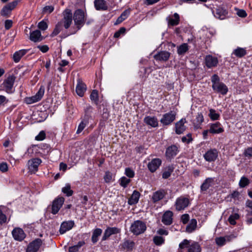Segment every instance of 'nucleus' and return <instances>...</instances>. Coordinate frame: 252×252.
<instances>
[{
    "label": "nucleus",
    "instance_id": "1",
    "mask_svg": "<svg viewBox=\"0 0 252 252\" xmlns=\"http://www.w3.org/2000/svg\"><path fill=\"white\" fill-rule=\"evenodd\" d=\"M201 248L197 242L184 239L179 245L178 252H201Z\"/></svg>",
    "mask_w": 252,
    "mask_h": 252
},
{
    "label": "nucleus",
    "instance_id": "2",
    "mask_svg": "<svg viewBox=\"0 0 252 252\" xmlns=\"http://www.w3.org/2000/svg\"><path fill=\"white\" fill-rule=\"evenodd\" d=\"M146 228L145 222L141 220H137L131 224L130 231L133 234L138 235L143 233L146 230Z\"/></svg>",
    "mask_w": 252,
    "mask_h": 252
},
{
    "label": "nucleus",
    "instance_id": "3",
    "mask_svg": "<svg viewBox=\"0 0 252 252\" xmlns=\"http://www.w3.org/2000/svg\"><path fill=\"white\" fill-rule=\"evenodd\" d=\"M73 20L75 25L78 30H79L85 21L84 12L80 9L76 10L74 13Z\"/></svg>",
    "mask_w": 252,
    "mask_h": 252
},
{
    "label": "nucleus",
    "instance_id": "4",
    "mask_svg": "<svg viewBox=\"0 0 252 252\" xmlns=\"http://www.w3.org/2000/svg\"><path fill=\"white\" fill-rule=\"evenodd\" d=\"M176 115L175 111H170L163 115L160 122L163 126L169 125L175 120Z\"/></svg>",
    "mask_w": 252,
    "mask_h": 252
},
{
    "label": "nucleus",
    "instance_id": "5",
    "mask_svg": "<svg viewBox=\"0 0 252 252\" xmlns=\"http://www.w3.org/2000/svg\"><path fill=\"white\" fill-rule=\"evenodd\" d=\"M15 80V77L13 75H9L6 78L2 84V88L7 93L13 92V87Z\"/></svg>",
    "mask_w": 252,
    "mask_h": 252
},
{
    "label": "nucleus",
    "instance_id": "6",
    "mask_svg": "<svg viewBox=\"0 0 252 252\" xmlns=\"http://www.w3.org/2000/svg\"><path fill=\"white\" fill-rule=\"evenodd\" d=\"M189 203V199L184 196H180L177 198L175 206L176 210L180 211L187 208Z\"/></svg>",
    "mask_w": 252,
    "mask_h": 252
},
{
    "label": "nucleus",
    "instance_id": "7",
    "mask_svg": "<svg viewBox=\"0 0 252 252\" xmlns=\"http://www.w3.org/2000/svg\"><path fill=\"white\" fill-rule=\"evenodd\" d=\"M19 2V0H16L8 3L1 9V15L5 17L9 16L12 10H13L16 7Z\"/></svg>",
    "mask_w": 252,
    "mask_h": 252
},
{
    "label": "nucleus",
    "instance_id": "8",
    "mask_svg": "<svg viewBox=\"0 0 252 252\" xmlns=\"http://www.w3.org/2000/svg\"><path fill=\"white\" fill-rule=\"evenodd\" d=\"M63 18L62 20V25L65 29H67L70 26L72 22V13L71 10L69 9H65L63 12Z\"/></svg>",
    "mask_w": 252,
    "mask_h": 252
},
{
    "label": "nucleus",
    "instance_id": "9",
    "mask_svg": "<svg viewBox=\"0 0 252 252\" xmlns=\"http://www.w3.org/2000/svg\"><path fill=\"white\" fill-rule=\"evenodd\" d=\"M64 202L63 197H58L55 198L52 202L51 213L54 215L57 214L62 207Z\"/></svg>",
    "mask_w": 252,
    "mask_h": 252
},
{
    "label": "nucleus",
    "instance_id": "10",
    "mask_svg": "<svg viewBox=\"0 0 252 252\" xmlns=\"http://www.w3.org/2000/svg\"><path fill=\"white\" fill-rule=\"evenodd\" d=\"M12 235L14 239L17 241H23L26 236L24 230L20 227H15L12 231Z\"/></svg>",
    "mask_w": 252,
    "mask_h": 252
},
{
    "label": "nucleus",
    "instance_id": "11",
    "mask_svg": "<svg viewBox=\"0 0 252 252\" xmlns=\"http://www.w3.org/2000/svg\"><path fill=\"white\" fill-rule=\"evenodd\" d=\"M121 232V229L117 227H107L105 230L101 241L107 240L109 237L113 234H117Z\"/></svg>",
    "mask_w": 252,
    "mask_h": 252
},
{
    "label": "nucleus",
    "instance_id": "12",
    "mask_svg": "<svg viewBox=\"0 0 252 252\" xmlns=\"http://www.w3.org/2000/svg\"><path fill=\"white\" fill-rule=\"evenodd\" d=\"M42 244L41 239L38 238L30 243L27 248V252H36Z\"/></svg>",
    "mask_w": 252,
    "mask_h": 252
},
{
    "label": "nucleus",
    "instance_id": "13",
    "mask_svg": "<svg viewBox=\"0 0 252 252\" xmlns=\"http://www.w3.org/2000/svg\"><path fill=\"white\" fill-rule=\"evenodd\" d=\"M41 163L40 158H31L28 162L29 170L31 172L35 173L38 170V166Z\"/></svg>",
    "mask_w": 252,
    "mask_h": 252
},
{
    "label": "nucleus",
    "instance_id": "14",
    "mask_svg": "<svg viewBox=\"0 0 252 252\" xmlns=\"http://www.w3.org/2000/svg\"><path fill=\"white\" fill-rule=\"evenodd\" d=\"M205 62L206 65L209 68L217 66L219 63L218 58L211 55L205 57Z\"/></svg>",
    "mask_w": 252,
    "mask_h": 252
},
{
    "label": "nucleus",
    "instance_id": "15",
    "mask_svg": "<svg viewBox=\"0 0 252 252\" xmlns=\"http://www.w3.org/2000/svg\"><path fill=\"white\" fill-rule=\"evenodd\" d=\"M74 225V222L73 220H68L63 222L60 226L59 230L60 233L61 234L65 233L66 231L71 229Z\"/></svg>",
    "mask_w": 252,
    "mask_h": 252
},
{
    "label": "nucleus",
    "instance_id": "16",
    "mask_svg": "<svg viewBox=\"0 0 252 252\" xmlns=\"http://www.w3.org/2000/svg\"><path fill=\"white\" fill-rule=\"evenodd\" d=\"M234 238V236L233 235L219 237L216 238L215 242L218 246L221 247L225 245L227 242L231 241Z\"/></svg>",
    "mask_w": 252,
    "mask_h": 252
},
{
    "label": "nucleus",
    "instance_id": "17",
    "mask_svg": "<svg viewBox=\"0 0 252 252\" xmlns=\"http://www.w3.org/2000/svg\"><path fill=\"white\" fill-rule=\"evenodd\" d=\"M166 194V192L163 189H159L153 194L152 201L154 203H156L162 199Z\"/></svg>",
    "mask_w": 252,
    "mask_h": 252
},
{
    "label": "nucleus",
    "instance_id": "18",
    "mask_svg": "<svg viewBox=\"0 0 252 252\" xmlns=\"http://www.w3.org/2000/svg\"><path fill=\"white\" fill-rule=\"evenodd\" d=\"M161 164V160L160 158H153L151 162L148 164L149 170L151 172H155Z\"/></svg>",
    "mask_w": 252,
    "mask_h": 252
},
{
    "label": "nucleus",
    "instance_id": "19",
    "mask_svg": "<svg viewBox=\"0 0 252 252\" xmlns=\"http://www.w3.org/2000/svg\"><path fill=\"white\" fill-rule=\"evenodd\" d=\"M173 216L172 212L170 211H166L163 215L162 218V222L163 223L166 225H169L172 224L173 222Z\"/></svg>",
    "mask_w": 252,
    "mask_h": 252
},
{
    "label": "nucleus",
    "instance_id": "20",
    "mask_svg": "<svg viewBox=\"0 0 252 252\" xmlns=\"http://www.w3.org/2000/svg\"><path fill=\"white\" fill-rule=\"evenodd\" d=\"M224 129L219 122H216L210 125L209 132L213 134H218L223 132Z\"/></svg>",
    "mask_w": 252,
    "mask_h": 252
},
{
    "label": "nucleus",
    "instance_id": "21",
    "mask_svg": "<svg viewBox=\"0 0 252 252\" xmlns=\"http://www.w3.org/2000/svg\"><path fill=\"white\" fill-rule=\"evenodd\" d=\"M213 13L215 17L220 20L225 19L228 14L227 11L224 8L220 7L216 9L213 11Z\"/></svg>",
    "mask_w": 252,
    "mask_h": 252
},
{
    "label": "nucleus",
    "instance_id": "22",
    "mask_svg": "<svg viewBox=\"0 0 252 252\" xmlns=\"http://www.w3.org/2000/svg\"><path fill=\"white\" fill-rule=\"evenodd\" d=\"M170 56V53L167 51H160L154 55V59L157 61L165 62Z\"/></svg>",
    "mask_w": 252,
    "mask_h": 252
},
{
    "label": "nucleus",
    "instance_id": "23",
    "mask_svg": "<svg viewBox=\"0 0 252 252\" xmlns=\"http://www.w3.org/2000/svg\"><path fill=\"white\" fill-rule=\"evenodd\" d=\"M212 88L214 90L221 93L222 94H225L228 92V89L226 86L222 82H220L215 85H212Z\"/></svg>",
    "mask_w": 252,
    "mask_h": 252
},
{
    "label": "nucleus",
    "instance_id": "24",
    "mask_svg": "<svg viewBox=\"0 0 252 252\" xmlns=\"http://www.w3.org/2000/svg\"><path fill=\"white\" fill-rule=\"evenodd\" d=\"M86 85L81 80H78L77 84L76 87V92L77 94L79 96L82 97L85 92L86 91Z\"/></svg>",
    "mask_w": 252,
    "mask_h": 252
},
{
    "label": "nucleus",
    "instance_id": "25",
    "mask_svg": "<svg viewBox=\"0 0 252 252\" xmlns=\"http://www.w3.org/2000/svg\"><path fill=\"white\" fill-rule=\"evenodd\" d=\"M247 51L246 48H242L237 47L236 49L233 50L231 53V56H233L238 58H241L246 55Z\"/></svg>",
    "mask_w": 252,
    "mask_h": 252
},
{
    "label": "nucleus",
    "instance_id": "26",
    "mask_svg": "<svg viewBox=\"0 0 252 252\" xmlns=\"http://www.w3.org/2000/svg\"><path fill=\"white\" fill-rule=\"evenodd\" d=\"M186 121L185 119H182L175 124V132L178 134H180L186 130V126L184 125Z\"/></svg>",
    "mask_w": 252,
    "mask_h": 252
},
{
    "label": "nucleus",
    "instance_id": "27",
    "mask_svg": "<svg viewBox=\"0 0 252 252\" xmlns=\"http://www.w3.org/2000/svg\"><path fill=\"white\" fill-rule=\"evenodd\" d=\"M91 118V116H89L88 114L85 115L84 117L82 120L81 122L79 124L77 130L76 131L77 134H79L81 133L83 130L85 128L86 126L88 125L89 123V120Z\"/></svg>",
    "mask_w": 252,
    "mask_h": 252
},
{
    "label": "nucleus",
    "instance_id": "28",
    "mask_svg": "<svg viewBox=\"0 0 252 252\" xmlns=\"http://www.w3.org/2000/svg\"><path fill=\"white\" fill-rule=\"evenodd\" d=\"M144 122L147 125L153 127L158 126V119L155 116H146L144 119Z\"/></svg>",
    "mask_w": 252,
    "mask_h": 252
},
{
    "label": "nucleus",
    "instance_id": "29",
    "mask_svg": "<svg viewBox=\"0 0 252 252\" xmlns=\"http://www.w3.org/2000/svg\"><path fill=\"white\" fill-rule=\"evenodd\" d=\"M30 39L31 41L36 42L41 41L43 39L40 31L35 30L30 33Z\"/></svg>",
    "mask_w": 252,
    "mask_h": 252
},
{
    "label": "nucleus",
    "instance_id": "30",
    "mask_svg": "<svg viewBox=\"0 0 252 252\" xmlns=\"http://www.w3.org/2000/svg\"><path fill=\"white\" fill-rule=\"evenodd\" d=\"M140 194L139 191L134 190L131 195L130 197L128 200V204L130 205L136 204L138 203Z\"/></svg>",
    "mask_w": 252,
    "mask_h": 252
},
{
    "label": "nucleus",
    "instance_id": "31",
    "mask_svg": "<svg viewBox=\"0 0 252 252\" xmlns=\"http://www.w3.org/2000/svg\"><path fill=\"white\" fill-rule=\"evenodd\" d=\"M28 50L22 49L16 52L13 56V59L15 63H18L21 58L28 53Z\"/></svg>",
    "mask_w": 252,
    "mask_h": 252
},
{
    "label": "nucleus",
    "instance_id": "32",
    "mask_svg": "<svg viewBox=\"0 0 252 252\" xmlns=\"http://www.w3.org/2000/svg\"><path fill=\"white\" fill-rule=\"evenodd\" d=\"M178 152L177 147L175 145H172L167 149L166 155L168 158L174 157L176 156Z\"/></svg>",
    "mask_w": 252,
    "mask_h": 252
},
{
    "label": "nucleus",
    "instance_id": "33",
    "mask_svg": "<svg viewBox=\"0 0 252 252\" xmlns=\"http://www.w3.org/2000/svg\"><path fill=\"white\" fill-rule=\"evenodd\" d=\"M174 18H170L169 17H167L166 18V20L167 21L168 24L169 26H176L179 24L180 22V16L177 13H175L174 14Z\"/></svg>",
    "mask_w": 252,
    "mask_h": 252
},
{
    "label": "nucleus",
    "instance_id": "34",
    "mask_svg": "<svg viewBox=\"0 0 252 252\" xmlns=\"http://www.w3.org/2000/svg\"><path fill=\"white\" fill-rule=\"evenodd\" d=\"M174 169V167L173 165H171L166 167L162 172V177L164 179H166L168 178L170 176L171 173L173 172Z\"/></svg>",
    "mask_w": 252,
    "mask_h": 252
},
{
    "label": "nucleus",
    "instance_id": "35",
    "mask_svg": "<svg viewBox=\"0 0 252 252\" xmlns=\"http://www.w3.org/2000/svg\"><path fill=\"white\" fill-rule=\"evenodd\" d=\"M122 249L127 251H132L135 246V243L133 241L130 240H126L121 245Z\"/></svg>",
    "mask_w": 252,
    "mask_h": 252
},
{
    "label": "nucleus",
    "instance_id": "36",
    "mask_svg": "<svg viewBox=\"0 0 252 252\" xmlns=\"http://www.w3.org/2000/svg\"><path fill=\"white\" fill-rule=\"evenodd\" d=\"M214 181L212 178H207L205 180L200 187V189L202 191H206L211 186Z\"/></svg>",
    "mask_w": 252,
    "mask_h": 252
},
{
    "label": "nucleus",
    "instance_id": "37",
    "mask_svg": "<svg viewBox=\"0 0 252 252\" xmlns=\"http://www.w3.org/2000/svg\"><path fill=\"white\" fill-rule=\"evenodd\" d=\"M102 230L101 229L97 228L93 230V234L92 236V242L93 244H95L98 240V237L102 234Z\"/></svg>",
    "mask_w": 252,
    "mask_h": 252
},
{
    "label": "nucleus",
    "instance_id": "38",
    "mask_svg": "<svg viewBox=\"0 0 252 252\" xmlns=\"http://www.w3.org/2000/svg\"><path fill=\"white\" fill-rule=\"evenodd\" d=\"M94 4L96 9L97 10H105L107 8L104 0H95Z\"/></svg>",
    "mask_w": 252,
    "mask_h": 252
},
{
    "label": "nucleus",
    "instance_id": "39",
    "mask_svg": "<svg viewBox=\"0 0 252 252\" xmlns=\"http://www.w3.org/2000/svg\"><path fill=\"white\" fill-rule=\"evenodd\" d=\"M44 93V89L40 88L38 90V92L34 96L30 97L32 100H33V102H36L40 100L42 97Z\"/></svg>",
    "mask_w": 252,
    "mask_h": 252
},
{
    "label": "nucleus",
    "instance_id": "40",
    "mask_svg": "<svg viewBox=\"0 0 252 252\" xmlns=\"http://www.w3.org/2000/svg\"><path fill=\"white\" fill-rule=\"evenodd\" d=\"M129 14H130L129 10L127 9V10H125L121 14L120 16H119L118 17V18L117 19V20L116 21L115 24L117 25V24H120L121 22H122L124 20H125L128 17Z\"/></svg>",
    "mask_w": 252,
    "mask_h": 252
},
{
    "label": "nucleus",
    "instance_id": "41",
    "mask_svg": "<svg viewBox=\"0 0 252 252\" xmlns=\"http://www.w3.org/2000/svg\"><path fill=\"white\" fill-rule=\"evenodd\" d=\"M187 43H183L177 47V53L179 55H184L189 50Z\"/></svg>",
    "mask_w": 252,
    "mask_h": 252
},
{
    "label": "nucleus",
    "instance_id": "42",
    "mask_svg": "<svg viewBox=\"0 0 252 252\" xmlns=\"http://www.w3.org/2000/svg\"><path fill=\"white\" fill-rule=\"evenodd\" d=\"M197 221L195 219L191 220L189 224L186 227V231L189 233L193 232L196 227Z\"/></svg>",
    "mask_w": 252,
    "mask_h": 252
},
{
    "label": "nucleus",
    "instance_id": "43",
    "mask_svg": "<svg viewBox=\"0 0 252 252\" xmlns=\"http://www.w3.org/2000/svg\"><path fill=\"white\" fill-rule=\"evenodd\" d=\"M62 191L67 196H70L73 193V191L71 189V186L69 184H66L65 186L62 189Z\"/></svg>",
    "mask_w": 252,
    "mask_h": 252
},
{
    "label": "nucleus",
    "instance_id": "44",
    "mask_svg": "<svg viewBox=\"0 0 252 252\" xmlns=\"http://www.w3.org/2000/svg\"><path fill=\"white\" fill-rule=\"evenodd\" d=\"M119 182L121 187H123L124 188H126L131 182V180L130 179L127 178L125 176H123L120 179Z\"/></svg>",
    "mask_w": 252,
    "mask_h": 252
},
{
    "label": "nucleus",
    "instance_id": "45",
    "mask_svg": "<svg viewBox=\"0 0 252 252\" xmlns=\"http://www.w3.org/2000/svg\"><path fill=\"white\" fill-rule=\"evenodd\" d=\"M63 29L62 22H59L56 25L55 28L51 34L52 36L58 35Z\"/></svg>",
    "mask_w": 252,
    "mask_h": 252
},
{
    "label": "nucleus",
    "instance_id": "46",
    "mask_svg": "<svg viewBox=\"0 0 252 252\" xmlns=\"http://www.w3.org/2000/svg\"><path fill=\"white\" fill-rule=\"evenodd\" d=\"M239 217L240 216L238 214H233L229 217L228 219V221L230 224L235 225L236 223V220H238L239 219Z\"/></svg>",
    "mask_w": 252,
    "mask_h": 252
},
{
    "label": "nucleus",
    "instance_id": "47",
    "mask_svg": "<svg viewBox=\"0 0 252 252\" xmlns=\"http://www.w3.org/2000/svg\"><path fill=\"white\" fill-rule=\"evenodd\" d=\"M218 151L216 149H211L208 151L204 156V158H217Z\"/></svg>",
    "mask_w": 252,
    "mask_h": 252
},
{
    "label": "nucleus",
    "instance_id": "48",
    "mask_svg": "<svg viewBox=\"0 0 252 252\" xmlns=\"http://www.w3.org/2000/svg\"><path fill=\"white\" fill-rule=\"evenodd\" d=\"M209 116L211 119L212 120H218L220 118V114L217 113L215 110L213 109H210L209 110Z\"/></svg>",
    "mask_w": 252,
    "mask_h": 252
},
{
    "label": "nucleus",
    "instance_id": "49",
    "mask_svg": "<svg viewBox=\"0 0 252 252\" xmlns=\"http://www.w3.org/2000/svg\"><path fill=\"white\" fill-rule=\"evenodd\" d=\"M154 243L157 246H160L164 242V239L160 236H155L153 238Z\"/></svg>",
    "mask_w": 252,
    "mask_h": 252
},
{
    "label": "nucleus",
    "instance_id": "50",
    "mask_svg": "<svg viewBox=\"0 0 252 252\" xmlns=\"http://www.w3.org/2000/svg\"><path fill=\"white\" fill-rule=\"evenodd\" d=\"M249 180L247 178L243 176L241 178L239 181V185L240 188H245V187L248 186L249 184Z\"/></svg>",
    "mask_w": 252,
    "mask_h": 252
},
{
    "label": "nucleus",
    "instance_id": "51",
    "mask_svg": "<svg viewBox=\"0 0 252 252\" xmlns=\"http://www.w3.org/2000/svg\"><path fill=\"white\" fill-rule=\"evenodd\" d=\"M125 174L129 178H132L134 177L135 172L132 169L127 167L125 169Z\"/></svg>",
    "mask_w": 252,
    "mask_h": 252
},
{
    "label": "nucleus",
    "instance_id": "52",
    "mask_svg": "<svg viewBox=\"0 0 252 252\" xmlns=\"http://www.w3.org/2000/svg\"><path fill=\"white\" fill-rule=\"evenodd\" d=\"M204 118L201 113H198L196 117V126H195L197 128L199 127L200 125L203 122Z\"/></svg>",
    "mask_w": 252,
    "mask_h": 252
},
{
    "label": "nucleus",
    "instance_id": "53",
    "mask_svg": "<svg viewBox=\"0 0 252 252\" xmlns=\"http://www.w3.org/2000/svg\"><path fill=\"white\" fill-rule=\"evenodd\" d=\"M54 7L52 5L45 6L42 10V12L44 14H50L53 11Z\"/></svg>",
    "mask_w": 252,
    "mask_h": 252
},
{
    "label": "nucleus",
    "instance_id": "54",
    "mask_svg": "<svg viewBox=\"0 0 252 252\" xmlns=\"http://www.w3.org/2000/svg\"><path fill=\"white\" fill-rule=\"evenodd\" d=\"M104 179L106 183H110L112 181V174L109 171H106L104 177Z\"/></svg>",
    "mask_w": 252,
    "mask_h": 252
},
{
    "label": "nucleus",
    "instance_id": "55",
    "mask_svg": "<svg viewBox=\"0 0 252 252\" xmlns=\"http://www.w3.org/2000/svg\"><path fill=\"white\" fill-rule=\"evenodd\" d=\"M135 151L137 153V154H139V155H137L138 157H142L144 155V154H145V149L142 147V146H138L137 147L135 148Z\"/></svg>",
    "mask_w": 252,
    "mask_h": 252
},
{
    "label": "nucleus",
    "instance_id": "56",
    "mask_svg": "<svg viewBox=\"0 0 252 252\" xmlns=\"http://www.w3.org/2000/svg\"><path fill=\"white\" fill-rule=\"evenodd\" d=\"M38 28L42 31H45L48 28V24L44 21H40L37 26Z\"/></svg>",
    "mask_w": 252,
    "mask_h": 252
},
{
    "label": "nucleus",
    "instance_id": "57",
    "mask_svg": "<svg viewBox=\"0 0 252 252\" xmlns=\"http://www.w3.org/2000/svg\"><path fill=\"white\" fill-rule=\"evenodd\" d=\"M90 98L92 100L96 102L98 99V92L96 90H93L90 95Z\"/></svg>",
    "mask_w": 252,
    "mask_h": 252
},
{
    "label": "nucleus",
    "instance_id": "58",
    "mask_svg": "<svg viewBox=\"0 0 252 252\" xmlns=\"http://www.w3.org/2000/svg\"><path fill=\"white\" fill-rule=\"evenodd\" d=\"M235 10L236 11L237 15L240 17L245 18L247 16V14L245 10L238 8H235Z\"/></svg>",
    "mask_w": 252,
    "mask_h": 252
},
{
    "label": "nucleus",
    "instance_id": "59",
    "mask_svg": "<svg viewBox=\"0 0 252 252\" xmlns=\"http://www.w3.org/2000/svg\"><path fill=\"white\" fill-rule=\"evenodd\" d=\"M46 134L44 131H41L35 137V139L37 141H41L45 139Z\"/></svg>",
    "mask_w": 252,
    "mask_h": 252
},
{
    "label": "nucleus",
    "instance_id": "60",
    "mask_svg": "<svg viewBox=\"0 0 252 252\" xmlns=\"http://www.w3.org/2000/svg\"><path fill=\"white\" fill-rule=\"evenodd\" d=\"M181 221L184 224H186L189 220V216L188 214H185L181 216Z\"/></svg>",
    "mask_w": 252,
    "mask_h": 252
},
{
    "label": "nucleus",
    "instance_id": "61",
    "mask_svg": "<svg viewBox=\"0 0 252 252\" xmlns=\"http://www.w3.org/2000/svg\"><path fill=\"white\" fill-rule=\"evenodd\" d=\"M211 81L213 83V85H215L220 82V78L217 74H214L212 76Z\"/></svg>",
    "mask_w": 252,
    "mask_h": 252
},
{
    "label": "nucleus",
    "instance_id": "62",
    "mask_svg": "<svg viewBox=\"0 0 252 252\" xmlns=\"http://www.w3.org/2000/svg\"><path fill=\"white\" fill-rule=\"evenodd\" d=\"M7 218L1 210H0V223L3 224L6 221Z\"/></svg>",
    "mask_w": 252,
    "mask_h": 252
},
{
    "label": "nucleus",
    "instance_id": "63",
    "mask_svg": "<svg viewBox=\"0 0 252 252\" xmlns=\"http://www.w3.org/2000/svg\"><path fill=\"white\" fill-rule=\"evenodd\" d=\"M192 140L190 134H188L187 136H184L182 138V141L183 142L189 143Z\"/></svg>",
    "mask_w": 252,
    "mask_h": 252
},
{
    "label": "nucleus",
    "instance_id": "64",
    "mask_svg": "<svg viewBox=\"0 0 252 252\" xmlns=\"http://www.w3.org/2000/svg\"><path fill=\"white\" fill-rule=\"evenodd\" d=\"M0 170L2 172H5L8 170V165L5 162H2L0 164Z\"/></svg>",
    "mask_w": 252,
    "mask_h": 252
}]
</instances>
